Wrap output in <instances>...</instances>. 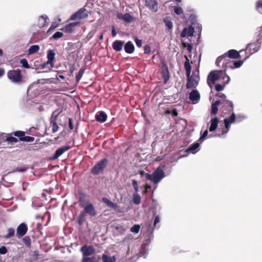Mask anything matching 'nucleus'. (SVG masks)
<instances>
[{
    "label": "nucleus",
    "mask_w": 262,
    "mask_h": 262,
    "mask_svg": "<svg viewBox=\"0 0 262 262\" xmlns=\"http://www.w3.org/2000/svg\"><path fill=\"white\" fill-rule=\"evenodd\" d=\"M22 241L26 247L28 248L31 247V239H30L29 236H25V237L23 238Z\"/></svg>",
    "instance_id": "33"
},
{
    "label": "nucleus",
    "mask_w": 262,
    "mask_h": 262,
    "mask_svg": "<svg viewBox=\"0 0 262 262\" xmlns=\"http://www.w3.org/2000/svg\"><path fill=\"white\" fill-rule=\"evenodd\" d=\"M164 22L165 23V26L169 29H172L173 27V24L172 21L168 18H166L164 19Z\"/></svg>",
    "instance_id": "40"
},
{
    "label": "nucleus",
    "mask_w": 262,
    "mask_h": 262,
    "mask_svg": "<svg viewBox=\"0 0 262 262\" xmlns=\"http://www.w3.org/2000/svg\"><path fill=\"white\" fill-rule=\"evenodd\" d=\"M12 135L18 137V140L21 141L25 136V132L22 130H17L12 133Z\"/></svg>",
    "instance_id": "28"
},
{
    "label": "nucleus",
    "mask_w": 262,
    "mask_h": 262,
    "mask_svg": "<svg viewBox=\"0 0 262 262\" xmlns=\"http://www.w3.org/2000/svg\"><path fill=\"white\" fill-rule=\"evenodd\" d=\"M62 110H56L53 112L50 118V122H57L58 116L61 113Z\"/></svg>",
    "instance_id": "23"
},
{
    "label": "nucleus",
    "mask_w": 262,
    "mask_h": 262,
    "mask_svg": "<svg viewBox=\"0 0 262 262\" xmlns=\"http://www.w3.org/2000/svg\"><path fill=\"white\" fill-rule=\"evenodd\" d=\"M108 163V160L106 158L103 159L102 160L97 162L95 166H93L91 173L93 175L97 176L100 172H102L103 170L105 169L106 166Z\"/></svg>",
    "instance_id": "3"
},
{
    "label": "nucleus",
    "mask_w": 262,
    "mask_h": 262,
    "mask_svg": "<svg viewBox=\"0 0 262 262\" xmlns=\"http://www.w3.org/2000/svg\"><path fill=\"white\" fill-rule=\"evenodd\" d=\"M145 4L151 11L156 12L158 10V5L156 0H146Z\"/></svg>",
    "instance_id": "12"
},
{
    "label": "nucleus",
    "mask_w": 262,
    "mask_h": 262,
    "mask_svg": "<svg viewBox=\"0 0 262 262\" xmlns=\"http://www.w3.org/2000/svg\"><path fill=\"white\" fill-rule=\"evenodd\" d=\"M102 202L104 203L107 205V206H109L110 207L114 209H117L118 208V205L116 203H114L112 202L111 201L108 200L107 198L103 197L102 199Z\"/></svg>",
    "instance_id": "24"
},
{
    "label": "nucleus",
    "mask_w": 262,
    "mask_h": 262,
    "mask_svg": "<svg viewBox=\"0 0 262 262\" xmlns=\"http://www.w3.org/2000/svg\"><path fill=\"white\" fill-rule=\"evenodd\" d=\"M225 85V84H222L221 83L216 84L215 86L216 91L218 92L222 91L224 89Z\"/></svg>",
    "instance_id": "50"
},
{
    "label": "nucleus",
    "mask_w": 262,
    "mask_h": 262,
    "mask_svg": "<svg viewBox=\"0 0 262 262\" xmlns=\"http://www.w3.org/2000/svg\"><path fill=\"white\" fill-rule=\"evenodd\" d=\"M171 114L172 116H178V113L176 110H172V111L171 112Z\"/></svg>",
    "instance_id": "64"
},
{
    "label": "nucleus",
    "mask_w": 262,
    "mask_h": 262,
    "mask_svg": "<svg viewBox=\"0 0 262 262\" xmlns=\"http://www.w3.org/2000/svg\"><path fill=\"white\" fill-rule=\"evenodd\" d=\"M133 202L135 204L138 205L141 202V197L137 193L134 194L133 196Z\"/></svg>",
    "instance_id": "39"
},
{
    "label": "nucleus",
    "mask_w": 262,
    "mask_h": 262,
    "mask_svg": "<svg viewBox=\"0 0 262 262\" xmlns=\"http://www.w3.org/2000/svg\"><path fill=\"white\" fill-rule=\"evenodd\" d=\"M49 24V18L46 15H42L38 18V26L39 28H41L46 27Z\"/></svg>",
    "instance_id": "13"
},
{
    "label": "nucleus",
    "mask_w": 262,
    "mask_h": 262,
    "mask_svg": "<svg viewBox=\"0 0 262 262\" xmlns=\"http://www.w3.org/2000/svg\"><path fill=\"white\" fill-rule=\"evenodd\" d=\"M40 48L39 46L38 45H33L30 47V48L28 50V54H32L36 52H37L39 50Z\"/></svg>",
    "instance_id": "34"
},
{
    "label": "nucleus",
    "mask_w": 262,
    "mask_h": 262,
    "mask_svg": "<svg viewBox=\"0 0 262 262\" xmlns=\"http://www.w3.org/2000/svg\"><path fill=\"white\" fill-rule=\"evenodd\" d=\"M86 195L85 193L82 192L79 193L78 201L80 206L84 205L89 203L86 201Z\"/></svg>",
    "instance_id": "22"
},
{
    "label": "nucleus",
    "mask_w": 262,
    "mask_h": 262,
    "mask_svg": "<svg viewBox=\"0 0 262 262\" xmlns=\"http://www.w3.org/2000/svg\"><path fill=\"white\" fill-rule=\"evenodd\" d=\"M12 134H8L5 139V142L8 143H17L19 141L17 138L12 136Z\"/></svg>",
    "instance_id": "30"
},
{
    "label": "nucleus",
    "mask_w": 262,
    "mask_h": 262,
    "mask_svg": "<svg viewBox=\"0 0 262 262\" xmlns=\"http://www.w3.org/2000/svg\"><path fill=\"white\" fill-rule=\"evenodd\" d=\"M200 94L199 92L196 90H193L190 93L189 98H200Z\"/></svg>",
    "instance_id": "36"
},
{
    "label": "nucleus",
    "mask_w": 262,
    "mask_h": 262,
    "mask_svg": "<svg viewBox=\"0 0 262 262\" xmlns=\"http://www.w3.org/2000/svg\"><path fill=\"white\" fill-rule=\"evenodd\" d=\"M221 103V101L219 100L216 102H214L211 105V115H216L218 112V105Z\"/></svg>",
    "instance_id": "25"
},
{
    "label": "nucleus",
    "mask_w": 262,
    "mask_h": 262,
    "mask_svg": "<svg viewBox=\"0 0 262 262\" xmlns=\"http://www.w3.org/2000/svg\"><path fill=\"white\" fill-rule=\"evenodd\" d=\"M34 140V138L32 136H25L23 138L21 141L26 142H33Z\"/></svg>",
    "instance_id": "43"
},
{
    "label": "nucleus",
    "mask_w": 262,
    "mask_h": 262,
    "mask_svg": "<svg viewBox=\"0 0 262 262\" xmlns=\"http://www.w3.org/2000/svg\"><path fill=\"white\" fill-rule=\"evenodd\" d=\"M71 148V146L69 145H64L63 146L60 147L57 149L55 154L53 156L52 159L55 160L57 159L63 154L65 152L70 150Z\"/></svg>",
    "instance_id": "10"
},
{
    "label": "nucleus",
    "mask_w": 262,
    "mask_h": 262,
    "mask_svg": "<svg viewBox=\"0 0 262 262\" xmlns=\"http://www.w3.org/2000/svg\"><path fill=\"white\" fill-rule=\"evenodd\" d=\"M248 49L249 50L251 54H253L258 51L259 46L255 43H250L248 46Z\"/></svg>",
    "instance_id": "29"
},
{
    "label": "nucleus",
    "mask_w": 262,
    "mask_h": 262,
    "mask_svg": "<svg viewBox=\"0 0 262 262\" xmlns=\"http://www.w3.org/2000/svg\"><path fill=\"white\" fill-rule=\"evenodd\" d=\"M8 250L7 249V247L5 246H2L0 247V254H5L7 253Z\"/></svg>",
    "instance_id": "54"
},
{
    "label": "nucleus",
    "mask_w": 262,
    "mask_h": 262,
    "mask_svg": "<svg viewBox=\"0 0 262 262\" xmlns=\"http://www.w3.org/2000/svg\"><path fill=\"white\" fill-rule=\"evenodd\" d=\"M80 251L82 256H91L95 253V249L92 246L84 245L81 247Z\"/></svg>",
    "instance_id": "8"
},
{
    "label": "nucleus",
    "mask_w": 262,
    "mask_h": 262,
    "mask_svg": "<svg viewBox=\"0 0 262 262\" xmlns=\"http://www.w3.org/2000/svg\"><path fill=\"white\" fill-rule=\"evenodd\" d=\"M20 63L21 64L22 66L25 68H29V66L27 60L26 59H22L20 61Z\"/></svg>",
    "instance_id": "51"
},
{
    "label": "nucleus",
    "mask_w": 262,
    "mask_h": 262,
    "mask_svg": "<svg viewBox=\"0 0 262 262\" xmlns=\"http://www.w3.org/2000/svg\"><path fill=\"white\" fill-rule=\"evenodd\" d=\"M194 32V28L192 26L185 28L181 33V36L185 37L186 36H192Z\"/></svg>",
    "instance_id": "14"
},
{
    "label": "nucleus",
    "mask_w": 262,
    "mask_h": 262,
    "mask_svg": "<svg viewBox=\"0 0 262 262\" xmlns=\"http://www.w3.org/2000/svg\"><path fill=\"white\" fill-rule=\"evenodd\" d=\"M199 99H189L187 101V103L189 104H196L198 102Z\"/></svg>",
    "instance_id": "58"
},
{
    "label": "nucleus",
    "mask_w": 262,
    "mask_h": 262,
    "mask_svg": "<svg viewBox=\"0 0 262 262\" xmlns=\"http://www.w3.org/2000/svg\"><path fill=\"white\" fill-rule=\"evenodd\" d=\"M132 184H133V186L134 188L135 193H137L139 191L138 182L135 180H133V182H132Z\"/></svg>",
    "instance_id": "45"
},
{
    "label": "nucleus",
    "mask_w": 262,
    "mask_h": 262,
    "mask_svg": "<svg viewBox=\"0 0 262 262\" xmlns=\"http://www.w3.org/2000/svg\"><path fill=\"white\" fill-rule=\"evenodd\" d=\"M185 58H186V61H185L184 67L185 70L186 71L187 76H189L191 73V67L189 63V59L187 56H185Z\"/></svg>",
    "instance_id": "27"
},
{
    "label": "nucleus",
    "mask_w": 262,
    "mask_h": 262,
    "mask_svg": "<svg viewBox=\"0 0 262 262\" xmlns=\"http://www.w3.org/2000/svg\"><path fill=\"white\" fill-rule=\"evenodd\" d=\"M80 206L84 208V210L81 211L78 218V223L81 226L85 221L86 215L88 214L90 216L94 217L96 215L97 212L95 207L91 203H88L86 205H82Z\"/></svg>",
    "instance_id": "2"
},
{
    "label": "nucleus",
    "mask_w": 262,
    "mask_h": 262,
    "mask_svg": "<svg viewBox=\"0 0 262 262\" xmlns=\"http://www.w3.org/2000/svg\"><path fill=\"white\" fill-rule=\"evenodd\" d=\"M230 80V77L223 71L214 70L209 74L207 78V83L209 86L212 88L216 82L223 84H227L229 82Z\"/></svg>",
    "instance_id": "1"
},
{
    "label": "nucleus",
    "mask_w": 262,
    "mask_h": 262,
    "mask_svg": "<svg viewBox=\"0 0 262 262\" xmlns=\"http://www.w3.org/2000/svg\"><path fill=\"white\" fill-rule=\"evenodd\" d=\"M8 233L7 235H5V238H10L14 235L15 234V230L12 228H9L8 229Z\"/></svg>",
    "instance_id": "35"
},
{
    "label": "nucleus",
    "mask_w": 262,
    "mask_h": 262,
    "mask_svg": "<svg viewBox=\"0 0 262 262\" xmlns=\"http://www.w3.org/2000/svg\"><path fill=\"white\" fill-rule=\"evenodd\" d=\"M182 45H183V47L184 48H186L187 49V50L189 52H191L192 49V47L190 43L182 42Z\"/></svg>",
    "instance_id": "46"
},
{
    "label": "nucleus",
    "mask_w": 262,
    "mask_h": 262,
    "mask_svg": "<svg viewBox=\"0 0 262 262\" xmlns=\"http://www.w3.org/2000/svg\"><path fill=\"white\" fill-rule=\"evenodd\" d=\"M219 123V119L216 117H215L213 119H211L210 121V126L209 128V130L210 132L214 131L218 126Z\"/></svg>",
    "instance_id": "19"
},
{
    "label": "nucleus",
    "mask_w": 262,
    "mask_h": 262,
    "mask_svg": "<svg viewBox=\"0 0 262 262\" xmlns=\"http://www.w3.org/2000/svg\"><path fill=\"white\" fill-rule=\"evenodd\" d=\"M26 170V168L21 167V168H17V171H18V172H25Z\"/></svg>",
    "instance_id": "63"
},
{
    "label": "nucleus",
    "mask_w": 262,
    "mask_h": 262,
    "mask_svg": "<svg viewBox=\"0 0 262 262\" xmlns=\"http://www.w3.org/2000/svg\"><path fill=\"white\" fill-rule=\"evenodd\" d=\"M117 17L118 18H119L120 19H122L127 23H130L134 19L133 17H132L128 13H126V14H122V13H118L117 14Z\"/></svg>",
    "instance_id": "16"
},
{
    "label": "nucleus",
    "mask_w": 262,
    "mask_h": 262,
    "mask_svg": "<svg viewBox=\"0 0 262 262\" xmlns=\"http://www.w3.org/2000/svg\"><path fill=\"white\" fill-rule=\"evenodd\" d=\"M199 147V143L198 142H195L191 144L189 147L187 149L186 151L187 152H192L193 153L195 152V150L197 149Z\"/></svg>",
    "instance_id": "31"
},
{
    "label": "nucleus",
    "mask_w": 262,
    "mask_h": 262,
    "mask_svg": "<svg viewBox=\"0 0 262 262\" xmlns=\"http://www.w3.org/2000/svg\"><path fill=\"white\" fill-rule=\"evenodd\" d=\"M28 230V228L27 225L25 223H21L17 227V230H16V235H17L18 238H21L25 235Z\"/></svg>",
    "instance_id": "9"
},
{
    "label": "nucleus",
    "mask_w": 262,
    "mask_h": 262,
    "mask_svg": "<svg viewBox=\"0 0 262 262\" xmlns=\"http://www.w3.org/2000/svg\"><path fill=\"white\" fill-rule=\"evenodd\" d=\"M100 258H102L103 262H115L116 260L114 256L111 257L105 254H103L102 256H100Z\"/></svg>",
    "instance_id": "26"
},
{
    "label": "nucleus",
    "mask_w": 262,
    "mask_h": 262,
    "mask_svg": "<svg viewBox=\"0 0 262 262\" xmlns=\"http://www.w3.org/2000/svg\"><path fill=\"white\" fill-rule=\"evenodd\" d=\"M50 125L51 128H52L53 133H56L58 129V126L57 123V122H50Z\"/></svg>",
    "instance_id": "38"
},
{
    "label": "nucleus",
    "mask_w": 262,
    "mask_h": 262,
    "mask_svg": "<svg viewBox=\"0 0 262 262\" xmlns=\"http://www.w3.org/2000/svg\"><path fill=\"white\" fill-rule=\"evenodd\" d=\"M135 41H136V45L138 47H141L142 46V41L141 40L136 38L135 40Z\"/></svg>",
    "instance_id": "59"
},
{
    "label": "nucleus",
    "mask_w": 262,
    "mask_h": 262,
    "mask_svg": "<svg viewBox=\"0 0 262 262\" xmlns=\"http://www.w3.org/2000/svg\"><path fill=\"white\" fill-rule=\"evenodd\" d=\"M88 16L87 11L84 8L80 9L78 11L71 15V20H81L85 18Z\"/></svg>",
    "instance_id": "6"
},
{
    "label": "nucleus",
    "mask_w": 262,
    "mask_h": 262,
    "mask_svg": "<svg viewBox=\"0 0 262 262\" xmlns=\"http://www.w3.org/2000/svg\"><path fill=\"white\" fill-rule=\"evenodd\" d=\"M55 53L53 50H49L47 53L48 63H50L49 70H51L54 67L53 61L54 60Z\"/></svg>",
    "instance_id": "11"
},
{
    "label": "nucleus",
    "mask_w": 262,
    "mask_h": 262,
    "mask_svg": "<svg viewBox=\"0 0 262 262\" xmlns=\"http://www.w3.org/2000/svg\"><path fill=\"white\" fill-rule=\"evenodd\" d=\"M47 67H48V69H49V67H50V63H48V61L42 64L41 68L45 69Z\"/></svg>",
    "instance_id": "62"
},
{
    "label": "nucleus",
    "mask_w": 262,
    "mask_h": 262,
    "mask_svg": "<svg viewBox=\"0 0 262 262\" xmlns=\"http://www.w3.org/2000/svg\"><path fill=\"white\" fill-rule=\"evenodd\" d=\"M77 24L78 23H71L63 27L62 30L66 33H71L73 28L77 25Z\"/></svg>",
    "instance_id": "20"
},
{
    "label": "nucleus",
    "mask_w": 262,
    "mask_h": 262,
    "mask_svg": "<svg viewBox=\"0 0 262 262\" xmlns=\"http://www.w3.org/2000/svg\"><path fill=\"white\" fill-rule=\"evenodd\" d=\"M224 123H225L226 130H225L224 129H223V133H222L223 134H226V133H227L228 132L229 127H230V124L232 123L229 122L227 120H224Z\"/></svg>",
    "instance_id": "44"
},
{
    "label": "nucleus",
    "mask_w": 262,
    "mask_h": 262,
    "mask_svg": "<svg viewBox=\"0 0 262 262\" xmlns=\"http://www.w3.org/2000/svg\"><path fill=\"white\" fill-rule=\"evenodd\" d=\"M63 35V33L61 32H56L55 33H54L52 37L54 39H58L62 37Z\"/></svg>",
    "instance_id": "49"
},
{
    "label": "nucleus",
    "mask_w": 262,
    "mask_h": 262,
    "mask_svg": "<svg viewBox=\"0 0 262 262\" xmlns=\"http://www.w3.org/2000/svg\"><path fill=\"white\" fill-rule=\"evenodd\" d=\"M140 226L139 225H134L133 227H131L130 228V231L133 233H138L139 231V230H140Z\"/></svg>",
    "instance_id": "42"
},
{
    "label": "nucleus",
    "mask_w": 262,
    "mask_h": 262,
    "mask_svg": "<svg viewBox=\"0 0 262 262\" xmlns=\"http://www.w3.org/2000/svg\"><path fill=\"white\" fill-rule=\"evenodd\" d=\"M151 51L150 47L149 45H146L144 46V53L145 54H149Z\"/></svg>",
    "instance_id": "56"
},
{
    "label": "nucleus",
    "mask_w": 262,
    "mask_h": 262,
    "mask_svg": "<svg viewBox=\"0 0 262 262\" xmlns=\"http://www.w3.org/2000/svg\"><path fill=\"white\" fill-rule=\"evenodd\" d=\"M243 63V61L242 60H238L234 61L233 64L234 65L233 68H237L240 67Z\"/></svg>",
    "instance_id": "52"
},
{
    "label": "nucleus",
    "mask_w": 262,
    "mask_h": 262,
    "mask_svg": "<svg viewBox=\"0 0 262 262\" xmlns=\"http://www.w3.org/2000/svg\"><path fill=\"white\" fill-rule=\"evenodd\" d=\"M84 70L83 69H81L76 75V78L77 82H79L81 79L84 73Z\"/></svg>",
    "instance_id": "41"
},
{
    "label": "nucleus",
    "mask_w": 262,
    "mask_h": 262,
    "mask_svg": "<svg viewBox=\"0 0 262 262\" xmlns=\"http://www.w3.org/2000/svg\"><path fill=\"white\" fill-rule=\"evenodd\" d=\"M100 256H82L81 262H99Z\"/></svg>",
    "instance_id": "15"
},
{
    "label": "nucleus",
    "mask_w": 262,
    "mask_h": 262,
    "mask_svg": "<svg viewBox=\"0 0 262 262\" xmlns=\"http://www.w3.org/2000/svg\"><path fill=\"white\" fill-rule=\"evenodd\" d=\"M124 43L123 41L116 40L113 43L112 47L115 51L119 52L122 49Z\"/></svg>",
    "instance_id": "18"
},
{
    "label": "nucleus",
    "mask_w": 262,
    "mask_h": 262,
    "mask_svg": "<svg viewBox=\"0 0 262 262\" xmlns=\"http://www.w3.org/2000/svg\"><path fill=\"white\" fill-rule=\"evenodd\" d=\"M208 135V130H205V131L204 132L203 135H201V136L200 137V140H204L205 137H206Z\"/></svg>",
    "instance_id": "57"
},
{
    "label": "nucleus",
    "mask_w": 262,
    "mask_h": 262,
    "mask_svg": "<svg viewBox=\"0 0 262 262\" xmlns=\"http://www.w3.org/2000/svg\"><path fill=\"white\" fill-rule=\"evenodd\" d=\"M96 120L99 122H105L107 119V115L103 112H99L95 116Z\"/></svg>",
    "instance_id": "17"
},
{
    "label": "nucleus",
    "mask_w": 262,
    "mask_h": 262,
    "mask_svg": "<svg viewBox=\"0 0 262 262\" xmlns=\"http://www.w3.org/2000/svg\"><path fill=\"white\" fill-rule=\"evenodd\" d=\"M152 175L149 174L148 173H147V174L145 175V178H146L147 180H151L152 181Z\"/></svg>",
    "instance_id": "60"
},
{
    "label": "nucleus",
    "mask_w": 262,
    "mask_h": 262,
    "mask_svg": "<svg viewBox=\"0 0 262 262\" xmlns=\"http://www.w3.org/2000/svg\"><path fill=\"white\" fill-rule=\"evenodd\" d=\"M256 9L260 14H262V0H258L256 3Z\"/></svg>",
    "instance_id": "37"
},
{
    "label": "nucleus",
    "mask_w": 262,
    "mask_h": 262,
    "mask_svg": "<svg viewBox=\"0 0 262 262\" xmlns=\"http://www.w3.org/2000/svg\"><path fill=\"white\" fill-rule=\"evenodd\" d=\"M160 222V219L158 216L155 217V221H154V226H156V224L159 223Z\"/></svg>",
    "instance_id": "61"
},
{
    "label": "nucleus",
    "mask_w": 262,
    "mask_h": 262,
    "mask_svg": "<svg viewBox=\"0 0 262 262\" xmlns=\"http://www.w3.org/2000/svg\"><path fill=\"white\" fill-rule=\"evenodd\" d=\"M152 182H154L155 184L158 183L162 179L165 177L164 172L163 171L162 169L160 167L156 170L155 172L152 173Z\"/></svg>",
    "instance_id": "7"
},
{
    "label": "nucleus",
    "mask_w": 262,
    "mask_h": 262,
    "mask_svg": "<svg viewBox=\"0 0 262 262\" xmlns=\"http://www.w3.org/2000/svg\"><path fill=\"white\" fill-rule=\"evenodd\" d=\"M226 55H223L222 56H220L218 57L216 60V64L219 66L220 63L222 62V61L224 59V58L226 57Z\"/></svg>",
    "instance_id": "53"
},
{
    "label": "nucleus",
    "mask_w": 262,
    "mask_h": 262,
    "mask_svg": "<svg viewBox=\"0 0 262 262\" xmlns=\"http://www.w3.org/2000/svg\"><path fill=\"white\" fill-rule=\"evenodd\" d=\"M124 50L128 54L132 53L134 51V46L131 41H128L124 45Z\"/></svg>",
    "instance_id": "21"
},
{
    "label": "nucleus",
    "mask_w": 262,
    "mask_h": 262,
    "mask_svg": "<svg viewBox=\"0 0 262 262\" xmlns=\"http://www.w3.org/2000/svg\"><path fill=\"white\" fill-rule=\"evenodd\" d=\"M68 121H69V123H68L69 128H70V130L73 129H74V125H73V122L72 121V119L69 118Z\"/></svg>",
    "instance_id": "55"
},
{
    "label": "nucleus",
    "mask_w": 262,
    "mask_h": 262,
    "mask_svg": "<svg viewBox=\"0 0 262 262\" xmlns=\"http://www.w3.org/2000/svg\"><path fill=\"white\" fill-rule=\"evenodd\" d=\"M7 77L14 83H19L23 80V76L19 70L9 71L7 73Z\"/></svg>",
    "instance_id": "4"
},
{
    "label": "nucleus",
    "mask_w": 262,
    "mask_h": 262,
    "mask_svg": "<svg viewBox=\"0 0 262 262\" xmlns=\"http://www.w3.org/2000/svg\"><path fill=\"white\" fill-rule=\"evenodd\" d=\"M239 54L237 51L234 50H231L228 52V57L231 58H237Z\"/></svg>",
    "instance_id": "32"
},
{
    "label": "nucleus",
    "mask_w": 262,
    "mask_h": 262,
    "mask_svg": "<svg viewBox=\"0 0 262 262\" xmlns=\"http://www.w3.org/2000/svg\"><path fill=\"white\" fill-rule=\"evenodd\" d=\"M224 120H227L229 122L232 123L235 121V115L234 113H232L228 118H225Z\"/></svg>",
    "instance_id": "47"
},
{
    "label": "nucleus",
    "mask_w": 262,
    "mask_h": 262,
    "mask_svg": "<svg viewBox=\"0 0 262 262\" xmlns=\"http://www.w3.org/2000/svg\"><path fill=\"white\" fill-rule=\"evenodd\" d=\"M188 81L186 84L187 89H190L196 87L200 80L199 76V71H194L191 75L187 76Z\"/></svg>",
    "instance_id": "5"
},
{
    "label": "nucleus",
    "mask_w": 262,
    "mask_h": 262,
    "mask_svg": "<svg viewBox=\"0 0 262 262\" xmlns=\"http://www.w3.org/2000/svg\"><path fill=\"white\" fill-rule=\"evenodd\" d=\"M174 11L178 15H181L183 13V9L179 7H174Z\"/></svg>",
    "instance_id": "48"
}]
</instances>
